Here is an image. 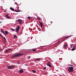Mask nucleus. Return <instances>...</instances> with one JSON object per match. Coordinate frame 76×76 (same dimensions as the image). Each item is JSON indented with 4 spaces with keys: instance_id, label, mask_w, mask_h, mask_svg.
<instances>
[{
    "instance_id": "20e7f679",
    "label": "nucleus",
    "mask_w": 76,
    "mask_h": 76,
    "mask_svg": "<svg viewBox=\"0 0 76 76\" xmlns=\"http://www.w3.org/2000/svg\"><path fill=\"white\" fill-rule=\"evenodd\" d=\"M19 29H20L19 26H17V27L15 29V31L17 33H18V32H19Z\"/></svg>"
},
{
    "instance_id": "412c9836",
    "label": "nucleus",
    "mask_w": 76,
    "mask_h": 76,
    "mask_svg": "<svg viewBox=\"0 0 76 76\" xmlns=\"http://www.w3.org/2000/svg\"><path fill=\"white\" fill-rule=\"evenodd\" d=\"M11 30H12V31H15V30L13 28H11Z\"/></svg>"
},
{
    "instance_id": "473e14b6",
    "label": "nucleus",
    "mask_w": 76,
    "mask_h": 76,
    "mask_svg": "<svg viewBox=\"0 0 76 76\" xmlns=\"http://www.w3.org/2000/svg\"><path fill=\"white\" fill-rule=\"evenodd\" d=\"M59 42H60V41H58V43H59Z\"/></svg>"
},
{
    "instance_id": "ddd939ff",
    "label": "nucleus",
    "mask_w": 76,
    "mask_h": 76,
    "mask_svg": "<svg viewBox=\"0 0 76 76\" xmlns=\"http://www.w3.org/2000/svg\"><path fill=\"white\" fill-rule=\"evenodd\" d=\"M40 59L39 58H36L35 59V61H39V60H40Z\"/></svg>"
},
{
    "instance_id": "5701e85b",
    "label": "nucleus",
    "mask_w": 76,
    "mask_h": 76,
    "mask_svg": "<svg viewBox=\"0 0 76 76\" xmlns=\"http://www.w3.org/2000/svg\"><path fill=\"white\" fill-rule=\"evenodd\" d=\"M32 72H34V73H35L36 72L34 70H32Z\"/></svg>"
},
{
    "instance_id": "f3484780",
    "label": "nucleus",
    "mask_w": 76,
    "mask_h": 76,
    "mask_svg": "<svg viewBox=\"0 0 76 76\" xmlns=\"http://www.w3.org/2000/svg\"><path fill=\"white\" fill-rule=\"evenodd\" d=\"M76 50V48H73L71 50V51H74V50Z\"/></svg>"
},
{
    "instance_id": "b1692460",
    "label": "nucleus",
    "mask_w": 76,
    "mask_h": 76,
    "mask_svg": "<svg viewBox=\"0 0 76 76\" xmlns=\"http://www.w3.org/2000/svg\"><path fill=\"white\" fill-rule=\"evenodd\" d=\"M68 66H73V65H71V64H68Z\"/></svg>"
},
{
    "instance_id": "9b49d317",
    "label": "nucleus",
    "mask_w": 76,
    "mask_h": 76,
    "mask_svg": "<svg viewBox=\"0 0 76 76\" xmlns=\"http://www.w3.org/2000/svg\"><path fill=\"white\" fill-rule=\"evenodd\" d=\"M70 37H71V36H68L67 37L64 38V39H63V40H64V41H65V40H66V38H70Z\"/></svg>"
},
{
    "instance_id": "423d86ee",
    "label": "nucleus",
    "mask_w": 76,
    "mask_h": 76,
    "mask_svg": "<svg viewBox=\"0 0 76 76\" xmlns=\"http://www.w3.org/2000/svg\"><path fill=\"white\" fill-rule=\"evenodd\" d=\"M47 65L48 66H49V67H51V66L49 62H48V63L47 64Z\"/></svg>"
},
{
    "instance_id": "4468645a",
    "label": "nucleus",
    "mask_w": 76,
    "mask_h": 76,
    "mask_svg": "<svg viewBox=\"0 0 76 76\" xmlns=\"http://www.w3.org/2000/svg\"><path fill=\"white\" fill-rule=\"evenodd\" d=\"M67 44H65L64 45V48H66V47H67Z\"/></svg>"
},
{
    "instance_id": "c9c22d12",
    "label": "nucleus",
    "mask_w": 76,
    "mask_h": 76,
    "mask_svg": "<svg viewBox=\"0 0 76 76\" xmlns=\"http://www.w3.org/2000/svg\"><path fill=\"white\" fill-rule=\"evenodd\" d=\"M70 47L72 48V46H71Z\"/></svg>"
},
{
    "instance_id": "f257e3e1",
    "label": "nucleus",
    "mask_w": 76,
    "mask_h": 76,
    "mask_svg": "<svg viewBox=\"0 0 76 76\" xmlns=\"http://www.w3.org/2000/svg\"><path fill=\"white\" fill-rule=\"evenodd\" d=\"M22 56H23V53H15V54L13 55L11 57L12 58H16Z\"/></svg>"
},
{
    "instance_id": "9d476101",
    "label": "nucleus",
    "mask_w": 76,
    "mask_h": 76,
    "mask_svg": "<svg viewBox=\"0 0 76 76\" xmlns=\"http://www.w3.org/2000/svg\"><path fill=\"white\" fill-rule=\"evenodd\" d=\"M10 50H12V49H8L7 50H6V51L5 52V53H7L9 51H10Z\"/></svg>"
},
{
    "instance_id": "f8f14e48",
    "label": "nucleus",
    "mask_w": 76,
    "mask_h": 76,
    "mask_svg": "<svg viewBox=\"0 0 76 76\" xmlns=\"http://www.w3.org/2000/svg\"><path fill=\"white\" fill-rule=\"evenodd\" d=\"M39 23L40 25L41 26V27H42V26H43V25H42V23L41 21L39 22Z\"/></svg>"
},
{
    "instance_id": "6e6552de",
    "label": "nucleus",
    "mask_w": 76,
    "mask_h": 76,
    "mask_svg": "<svg viewBox=\"0 0 76 76\" xmlns=\"http://www.w3.org/2000/svg\"><path fill=\"white\" fill-rule=\"evenodd\" d=\"M5 16L7 18V19H11V18L10 17H9L8 16V15H7V14L6 15H5Z\"/></svg>"
},
{
    "instance_id": "393cba45",
    "label": "nucleus",
    "mask_w": 76,
    "mask_h": 76,
    "mask_svg": "<svg viewBox=\"0 0 76 76\" xmlns=\"http://www.w3.org/2000/svg\"><path fill=\"white\" fill-rule=\"evenodd\" d=\"M36 51V50H35V49H33L32 50L33 51Z\"/></svg>"
},
{
    "instance_id": "6ab92c4d",
    "label": "nucleus",
    "mask_w": 76,
    "mask_h": 76,
    "mask_svg": "<svg viewBox=\"0 0 76 76\" xmlns=\"http://www.w3.org/2000/svg\"><path fill=\"white\" fill-rule=\"evenodd\" d=\"M18 38V37H17V36H16V35H15L14 36V38Z\"/></svg>"
},
{
    "instance_id": "7c9ffc66",
    "label": "nucleus",
    "mask_w": 76,
    "mask_h": 76,
    "mask_svg": "<svg viewBox=\"0 0 76 76\" xmlns=\"http://www.w3.org/2000/svg\"><path fill=\"white\" fill-rule=\"evenodd\" d=\"M6 12V10H5L4 11V12Z\"/></svg>"
},
{
    "instance_id": "a211bd4d",
    "label": "nucleus",
    "mask_w": 76,
    "mask_h": 76,
    "mask_svg": "<svg viewBox=\"0 0 76 76\" xmlns=\"http://www.w3.org/2000/svg\"><path fill=\"white\" fill-rule=\"evenodd\" d=\"M5 32L6 35H7V34H8V31H5Z\"/></svg>"
},
{
    "instance_id": "0eeeda50",
    "label": "nucleus",
    "mask_w": 76,
    "mask_h": 76,
    "mask_svg": "<svg viewBox=\"0 0 76 76\" xmlns=\"http://www.w3.org/2000/svg\"><path fill=\"white\" fill-rule=\"evenodd\" d=\"M4 30H3V29H1V32H2V33H3V34H4V35H6V34L5 33V32H4V31H3Z\"/></svg>"
},
{
    "instance_id": "72a5a7b5",
    "label": "nucleus",
    "mask_w": 76,
    "mask_h": 76,
    "mask_svg": "<svg viewBox=\"0 0 76 76\" xmlns=\"http://www.w3.org/2000/svg\"><path fill=\"white\" fill-rule=\"evenodd\" d=\"M72 45H71V46H72Z\"/></svg>"
},
{
    "instance_id": "c756f323",
    "label": "nucleus",
    "mask_w": 76,
    "mask_h": 76,
    "mask_svg": "<svg viewBox=\"0 0 76 76\" xmlns=\"http://www.w3.org/2000/svg\"><path fill=\"white\" fill-rule=\"evenodd\" d=\"M28 58H31V56H28Z\"/></svg>"
},
{
    "instance_id": "2eb2a0df",
    "label": "nucleus",
    "mask_w": 76,
    "mask_h": 76,
    "mask_svg": "<svg viewBox=\"0 0 76 76\" xmlns=\"http://www.w3.org/2000/svg\"><path fill=\"white\" fill-rule=\"evenodd\" d=\"M10 10H12V11H15V10H14V9L12 8V7H10Z\"/></svg>"
},
{
    "instance_id": "a878e982",
    "label": "nucleus",
    "mask_w": 76,
    "mask_h": 76,
    "mask_svg": "<svg viewBox=\"0 0 76 76\" xmlns=\"http://www.w3.org/2000/svg\"><path fill=\"white\" fill-rule=\"evenodd\" d=\"M37 19L38 20H40V18H38V17H37Z\"/></svg>"
},
{
    "instance_id": "39448f33",
    "label": "nucleus",
    "mask_w": 76,
    "mask_h": 76,
    "mask_svg": "<svg viewBox=\"0 0 76 76\" xmlns=\"http://www.w3.org/2000/svg\"><path fill=\"white\" fill-rule=\"evenodd\" d=\"M19 23H20V24L21 25H22V20L19 19L18 20H16Z\"/></svg>"
},
{
    "instance_id": "2f4dec72",
    "label": "nucleus",
    "mask_w": 76,
    "mask_h": 76,
    "mask_svg": "<svg viewBox=\"0 0 76 76\" xmlns=\"http://www.w3.org/2000/svg\"><path fill=\"white\" fill-rule=\"evenodd\" d=\"M73 48H75V46H74V47H73Z\"/></svg>"
},
{
    "instance_id": "f704fd0d",
    "label": "nucleus",
    "mask_w": 76,
    "mask_h": 76,
    "mask_svg": "<svg viewBox=\"0 0 76 76\" xmlns=\"http://www.w3.org/2000/svg\"><path fill=\"white\" fill-rule=\"evenodd\" d=\"M45 75H47V73H45Z\"/></svg>"
},
{
    "instance_id": "4be33fe9",
    "label": "nucleus",
    "mask_w": 76,
    "mask_h": 76,
    "mask_svg": "<svg viewBox=\"0 0 76 76\" xmlns=\"http://www.w3.org/2000/svg\"><path fill=\"white\" fill-rule=\"evenodd\" d=\"M0 36H1V37H2L3 38H4V37H3V36H2L1 34H0Z\"/></svg>"
},
{
    "instance_id": "c85d7f7f",
    "label": "nucleus",
    "mask_w": 76,
    "mask_h": 76,
    "mask_svg": "<svg viewBox=\"0 0 76 76\" xmlns=\"http://www.w3.org/2000/svg\"><path fill=\"white\" fill-rule=\"evenodd\" d=\"M18 64H20V63L18 61Z\"/></svg>"
},
{
    "instance_id": "cd10ccee",
    "label": "nucleus",
    "mask_w": 76,
    "mask_h": 76,
    "mask_svg": "<svg viewBox=\"0 0 76 76\" xmlns=\"http://www.w3.org/2000/svg\"><path fill=\"white\" fill-rule=\"evenodd\" d=\"M45 69H46V67H45L44 69L43 70H45Z\"/></svg>"
},
{
    "instance_id": "f03ea898",
    "label": "nucleus",
    "mask_w": 76,
    "mask_h": 76,
    "mask_svg": "<svg viewBox=\"0 0 76 76\" xmlns=\"http://www.w3.org/2000/svg\"><path fill=\"white\" fill-rule=\"evenodd\" d=\"M73 67H69L68 68V71L70 73L71 72H73Z\"/></svg>"
},
{
    "instance_id": "1a4fd4ad",
    "label": "nucleus",
    "mask_w": 76,
    "mask_h": 76,
    "mask_svg": "<svg viewBox=\"0 0 76 76\" xmlns=\"http://www.w3.org/2000/svg\"><path fill=\"white\" fill-rule=\"evenodd\" d=\"M19 73H22L23 72V69H22L21 70H20L19 71Z\"/></svg>"
},
{
    "instance_id": "7ed1b4c3",
    "label": "nucleus",
    "mask_w": 76,
    "mask_h": 76,
    "mask_svg": "<svg viewBox=\"0 0 76 76\" xmlns=\"http://www.w3.org/2000/svg\"><path fill=\"white\" fill-rule=\"evenodd\" d=\"M7 69H14L15 67V66H14V65H12V66H8L7 67Z\"/></svg>"
},
{
    "instance_id": "aec40b11",
    "label": "nucleus",
    "mask_w": 76,
    "mask_h": 76,
    "mask_svg": "<svg viewBox=\"0 0 76 76\" xmlns=\"http://www.w3.org/2000/svg\"><path fill=\"white\" fill-rule=\"evenodd\" d=\"M28 19H31V17L28 16L27 17Z\"/></svg>"
},
{
    "instance_id": "dca6fc26",
    "label": "nucleus",
    "mask_w": 76,
    "mask_h": 76,
    "mask_svg": "<svg viewBox=\"0 0 76 76\" xmlns=\"http://www.w3.org/2000/svg\"><path fill=\"white\" fill-rule=\"evenodd\" d=\"M14 12H20V10H15Z\"/></svg>"
},
{
    "instance_id": "bb28decb",
    "label": "nucleus",
    "mask_w": 76,
    "mask_h": 76,
    "mask_svg": "<svg viewBox=\"0 0 76 76\" xmlns=\"http://www.w3.org/2000/svg\"><path fill=\"white\" fill-rule=\"evenodd\" d=\"M4 39L5 41H6V38H5V37H4Z\"/></svg>"
}]
</instances>
